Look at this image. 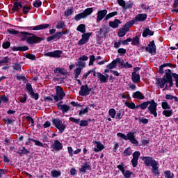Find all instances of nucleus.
Listing matches in <instances>:
<instances>
[{
	"label": "nucleus",
	"mask_w": 178,
	"mask_h": 178,
	"mask_svg": "<svg viewBox=\"0 0 178 178\" xmlns=\"http://www.w3.org/2000/svg\"><path fill=\"white\" fill-rule=\"evenodd\" d=\"M156 86L158 88L168 90L173 86V79L172 78V71L166 70L165 74L162 78L156 79Z\"/></svg>",
	"instance_id": "f257e3e1"
},
{
	"label": "nucleus",
	"mask_w": 178,
	"mask_h": 178,
	"mask_svg": "<svg viewBox=\"0 0 178 178\" xmlns=\"http://www.w3.org/2000/svg\"><path fill=\"white\" fill-rule=\"evenodd\" d=\"M21 34H23L24 38L22 39V41H26L28 44L31 45L33 44H38V42H41V41H44L45 38L37 37L33 34H29L27 32H21Z\"/></svg>",
	"instance_id": "f03ea898"
},
{
	"label": "nucleus",
	"mask_w": 178,
	"mask_h": 178,
	"mask_svg": "<svg viewBox=\"0 0 178 178\" xmlns=\"http://www.w3.org/2000/svg\"><path fill=\"white\" fill-rule=\"evenodd\" d=\"M134 134H136V133L129 132L126 136L124 134L118 133L117 136L118 137H120L121 138H123V140H125L126 141H127V140H129L131 144H134L136 145L138 144V141L136 140V136H134Z\"/></svg>",
	"instance_id": "7ed1b4c3"
},
{
	"label": "nucleus",
	"mask_w": 178,
	"mask_h": 178,
	"mask_svg": "<svg viewBox=\"0 0 178 178\" xmlns=\"http://www.w3.org/2000/svg\"><path fill=\"white\" fill-rule=\"evenodd\" d=\"M92 12H94L92 8H86L83 13L76 15L74 17V20L79 22L81 19H86V17H87V16H90Z\"/></svg>",
	"instance_id": "20e7f679"
},
{
	"label": "nucleus",
	"mask_w": 178,
	"mask_h": 178,
	"mask_svg": "<svg viewBox=\"0 0 178 178\" xmlns=\"http://www.w3.org/2000/svg\"><path fill=\"white\" fill-rule=\"evenodd\" d=\"M53 124L59 130L60 133H63L66 129V124L58 118L53 120Z\"/></svg>",
	"instance_id": "39448f33"
},
{
	"label": "nucleus",
	"mask_w": 178,
	"mask_h": 178,
	"mask_svg": "<svg viewBox=\"0 0 178 178\" xmlns=\"http://www.w3.org/2000/svg\"><path fill=\"white\" fill-rule=\"evenodd\" d=\"M134 24V22L133 21H129V22H127L125 25L120 29V32L118 33V37H124L126 35V33L130 30V28L131 26Z\"/></svg>",
	"instance_id": "423d86ee"
},
{
	"label": "nucleus",
	"mask_w": 178,
	"mask_h": 178,
	"mask_svg": "<svg viewBox=\"0 0 178 178\" xmlns=\"http://www.w3.org/2000/svg\"><path fill=\"white\" fill-rule=\"evenodd\" d=\"M65 94L63 89H62L60 86H57L56 89V95H54L53 97L56 102H58V101H62V99L65 98Z\"/></svg>",
	"instance_id": "0eeeda50"
},
{
	"label": "nucleus",
	"mask_w": 178,
	"mask_h": 178,
	"mask_svg": "<svg viewBox=\"0 0 178 178\" xmlns=\"http://www.w3.org/2000/svg\"><path fill=\"white\" fill-rule=\"evenodd\" d=\"M149 102L147 109L151 115H153L154 118H156L158 116V113H156V106H158V104L155 103V101L154 100H151Z\"/></svg>",
	"instance_id": "6e6552de"
},
{
	"label": "nucleus",
	"mask_w": 178,
	"mask_h": 178,
	"mask_svg": "<svg viewBox=\"0 0 178 178\" xmlns=\"http://www.w3.org/2000/svg\"><path fill=\"white\" fill-rule=\"evenodd\" d=\"M91 91H92V88H89L88 85H83L81 87L79 95L81 97H87V95H90V92H91Z\"/></svg>",
	"instance_id": "1a4fd4ad"
},
{
	"label": "nucleus",
	"mask_w": 178,
	"mask_h": 178,
	"mask_svg": "<svg viewBox=\"0 0 178 178\" xmlns=\"http://www.w3.org/2000/svg\"><path fill=\"white\" fill-rule=\"evenodd\" d=\"M142 159L144 161V163L145 165H146V166H152V168L158 163L156 161H155V159H152V157L143 156L142 157Z\"/></svg>",
	"instance_id": "9d476101"
},
{
	"label": "nucleus",
	"mask_w": 178,
	"mask_h": 178,
	"mask_svg": "<svg viewBox=\"0 0 178 178\" xmlns=\"http://www.w3.org/2000/svg\"><path fill=\"white\" fill-rule=\"evenodd\" d=\"M52 151H60L63 149V145L59 140H56L51 145Z\"/></svg>",
	"instance_id": "9b49d317"
},
{
	"label": "nucleus",
	"mask_w": 178,
	"mask_h": 178,
	"mask_svg": "<svg viewBox=\"0 0 178 178\" xmlns=\"http://www.w3.org/2000/svg\"><path fill=\"white\" fill-rule=\"evenodd\" d=\"M97 36L99 38H104V37H106V34L109 33V27L103 26L98 31Z\"/></svg>",
	"instance_id": "f8f14e48"
},
{
	"label": "nucleus",
	"mask_w": 178,
	"mask_h": 178,
	"mask_svg": "<svg viewBox=\"0 0 178 178\" xmlns=\"http://www.w3.org/2000/svg\"><path fill=\"white\" fill-rule=\"evenodd\" d=\"M140 155H141V153H140L139 151H136L133 154V159H131V162L134 168H136L137 166Z\"/></svg>",
	"instance_id": "ddd939ff"
},
{
	"label": "nucleus",
	"mask_w": 178,
	"mask_h": 178,
	"mask_svg": "<svg viewBox=\"0 0 178 178\" xmlns=\"http://www.w3.org/2000/svg\"><path fill=\"white\" fill-rule=\"evenodd\" d=\"M145 49L149 54H156V46L155 45V42L152 40L149 42L147 47H145Z\"/></svg>",
	"instance_id": "4468645a"
},
{
	"label": "nucleus",
	"mask_w": 178,
	"mask_h": 178,
	"mask_svg": "<svg viewBox=\"0 0 178 178\" xmlns=\"http://www.w3.org/2000/svg\"><path fill=\"white\" fill-rule=\"evenodd\" d=\"M63 102L58 103L56 104L57 108L60 111H62L63 113H67V112H69V111H70V106H69L67 104H63Z\"/></svg>",
	"instance_id": "2eb2a0df"
},
{
	"label": "nucleus",
	"mask_w": 178,
	"mask_h": 178,
	"mask_svg": "<svg viewBox=\"0 0 178 178\" xmlns=\"http://www.w3.org/2000/svg\"><path fill=\"white\" fill-rule=\"evenodd\" d=\"M87 170H91V163L89 162L83 163L81 165V168H79L80 173H86Z\"/></svg>",
	"instance_id": "dca6fc26"
},
{
	"label": "nucleus",
	"mask_w": 178,
	"mask_h": 178,
	"mask_svg": "<svg viewBox=\"0 0 178 178\" xmlns=\"http://www.w3.org/2000/svg\"><path fill=\"white\" fill-rule=\"evenodd\" d=\"M147 14H138L131 22H133L134 24V23H138V22H144L147 19Z\"/></svg>",
	"instance_id": "f3484780"
},
{
	"label": "nucleus",
	"mask_w": 178,
	"mask_h": 178,
	"mask_svg": "<svg viewBox=\"0 0 178 178\" xmlns=\"http://www.w3.org/2000/svg\"><path fill=\"white\" fill-rule=\"evenodd\" d=\"M61 55H62V51L60 50H56L54 51L44 54V56H49L51 58H60Z\"/></svg>",
	"instance_id": "a211bd4d"
},
{
	"label": "nucleus",
	"mask_w": 178,
	"mask_h": 178,
	"mask_svg": "<svg viewBox=\"0 0 178 178\" xmlns=\"http://www.w3.org/2000/svg\"><path fill=\"white\" fill-rule=\"evenodd\" d=\"M118 3L120 5V6H122V8L124 9V10H127V9H130L131 8V4L127 3L124 1V0H118Z\"/></svg>",
	"instance_id": "6ab92c4d"
},
{
	"label": "nucleus",
	"mask_w": 178,
	"mask_h": 178,
	"mask_svg": "<svg viewBox=\"0 0 178 178\" xmlns=\"http://www.w3.org/2000/svg\"><path fill=\"white\" fill-rule=\"evenodd\" d=\"M108 13V10H102L97 12V22H101L105 16H106Z\"/></svg>",
	"instance_id": "aec40b11"
},
{
	"label": "nucleus",
	"mask_w": 178,
	"mask_h": 178,
	"mask_svg": "<svg viewBox=\"0 0 178 178\" xmlns=\"http://www.w3.org/2000/svg\"><path fill=\"white\" fill-rule=\"evenodd\" d=\"M97 76L101 83H106V81H108V79H109V75L106 74L105 76L101 74V72H97Z\"/></svg>",
	"instance_id": "412c9836"
},
{
	"label": "nucleus",
	"mask_w": 178,
	"mask_h": 178,
	"mask_svg": "<svg viewBox=\"0 0 178 178\" xmlns=\"http://www.w3.org/2000/svg\"><path fill=\"white\" fill-rule=\"evenodd\" d=\"M95 144L96 145L94 148L95 152H101V151H102V149L105 148V147H104V145H102L101 142L95 141Z\"/></svg>",
	"instance_id": "4be33fe9"
},
{
	"label": "nucleus",
	"mask_w": 178,
	"mask_h": 178,
	"mask_svg": "<svg viewBox=\"0 0 178 178\" xmlns=\"http://www.w3.org/2000/svg\"><path fill=\"white\" fill-rule=\"evenodd\" d=\"M54 73H58L59 74H62L63 76H66L67 74V72L66 70L62 67H57L54 70Z\"/></svg>",
	"instance_id": "5701e85b"
},
{
	"label": "nucleus",
	"mask_w": 178,
	"mask_h": 178,
	"mask_svg": "<svg viewBox=\"0 0 178 178\" xmlns=\"http://www.w3.org/2000/svg\"><path fill=\"white\" fill-rule=\"evenodd\" d=\"M120 20L119 19H115L113 22H109L110 27H112V29H118L119 27V24H120Z\"/></svg>",
	"instance_id": "b1692460"
},
{
	"label": "nucleus",
	"mask_w": 178,
	"mask_h": 178,
	"mask_svg": "<svg viewBox=\"0 0 178 178\" xmlns=\"http://www.w3.org/2000/svg\"><path fill=\"white\" fill-rule=\"evenodd\" d=\"M48 27H49V24H40V25H38L35 26L33 28V30H44L45 29H48Z\"/></svg>",
	"instance_id": "393cba45"
},
{
	"label": "nucleus",
	"mask_w": 178,
	"mask_h": 178,
	"mask_svg": "<svg viewBox=\"0 0 178 178\" xmlns=\"http://www.w3.org/2000/svg\"><path fill=\"white\" fill-rule=\"evenodd\" d=\"M152 172L154 176L159 175V167L158 166V163L152 167Z\"/></svg>",
	"instance_id": "a878e982"
},
{
	"label": "nucleus",
	"mask_w": 178,
	"mask_h": 178,
	"mask_svg": "<svg viewBox=\"0 0 178 178\" xmlns=\"http://www.w3.org/2000/svg\"><path fill=\"white\" fill-rule=\"evenodd\" d=\"M133 98H136L137 99H144L145 97H144L143 94H141V92L136 91L133 93Z\"/></svg>",
	"instance_id": "bb28decb"
},
{
	"label": "nucleus",
	"mask_w": 178,
	"mask_h": 178,
	"mask_svg": "<svg viewBox=\"0 0 178 178\" xmlns=\"http://www.w3.org/2000/svg\"><path fill=\"white\" fill-rule=\"evenodd\" d=\"M19 8H23V5L20 2H15L14 3L13 10V12H19Z\"/></svg>",
	"instance_id": "cd10ccee"
},
{
	"label": "nucleus",
	"mask_w": 178,
	"mask_h": 178,
	"mask_svg": "<svg viewBox=\"0 0 178 178\" xmlns=\"http://www.w3.org/2000/svg\"><path fill=\"white\" fill-rule=\"evenodd\" d=\"M131 80L134 83H138V81H140V74H136V72H133L131 76Z\"/></svg>",
	"instance_id": "c85d7f7f"
},
{
	"label": "nucleus",
	"mask_w": 178,
	"mask_h": 178,
	"mask_svg": "<svg viewBox=\"0 0 178 178\" xmlns=\"http://www.w3.org/2000/svg\"><path fill=\"white\" fill-rule=\"evenodd\" d=\"M148 35H154V31L149 30V29H146L143 33V37H148Z\"/></svg>",
	"instance_id": "c756f323"
},
{
	"label": "nucleus",
	"mask_w": 178,
	"mask_h": 178,
	"mask_svg": "<svg viewBox=\"0 0 178 178\" xmlns=\"http://www.w3.org/2000/svg\"><path fill=\"white\" fill-rule=\"evenodd\" d=\"M77 31H80V33H82L84 34L86 33V25L83 24H81L76 29Z\"/></svg>",
	"instance_id": "7c9ffc66"
},
{
	"label": "nucleus",
	"mask_w": 178,
	"mask_h": 178,
	"mask_svg": "<svg viewBox=\"0 0 178 178\" xmlns=\"http://www.w3.org/2000/svg\"><path fill=\"white\" fill-rule=\"evenodd\" d=\"M150 102L147 101V102H145L143 103H141L140 104H139V106L140 108V109H142L143 111L147 109V108L148 107V105H149Z\"/></svg>",
	"instance_id": "2f4dec72"
},
{
	"label": "nucleus",
	"mask_w": 178,
	"mask_h": 178,
	"mask_svg": "<svg viewBox=\"0 0 178 178\" xmlns=\"http://www.w3.org/2000/svg\"><path fill=\"white\" fill-rule=\"evenodd\" d=\"M29 141H33L35 143V145H37L38 147H44V145L40 141H38L37 140H34L33 138H29Z\"/></svg>",
	"instance_id": "473e14b6"
},
{
	"label": "nucleus",
	"mask_w": 178,
	"mask_h": 178,
	"mask_svg": "<svg viewBox=\"0 0 178 178\" xmlns=\"http://www.w3.org/2000/svg\"><path fill=\"white\" fill-rule=\"evenodd\" d=\"M124 154L125 156H130L133 154V151L130 147H127V149H124Z\"/></svg>",
	"instance_id": "72a5a7b5"
},
{
	"label": "nucleus",
	"mask_w": 178,
	"mask_h": 178,
	"mask_svg": "<svg viewBox=\"0 0 178 178\" xmlns=\"http://www.w3.org/2000/svg\"><path fill=\"white\" fill-rule=\"evenodd\" d=\"M124 105L129 108V109H136V104L134 102H125Z\"/></svg>",
	"instance_id": "f704fd0d"
},
{
	"label": "nucleus",
	"mask_w": 178,
	"mask_h": 178,
	"mask_svg": "<svg viewBox=\"0 0 178 178\" xmlns=\"http://www.w3.org/2000/svg\"><path fill=\"white\" fill-rule=\"evenodd\" d=\"M51 173L52 177H59V176H60L61 175L60 171H58L56 170H52Z\"/></svg>",
	"instance_id": "c9c22d12"
},
{
	"label": "nucleus",
	"mask_w": 178,
	"mask_h": 178,
	"mask_svg": "<svg viewBox=\"0 0 178 178\" xmlns=\"http://www.w3.org/2000/svg\"><path fill=\"white\" fill-rule=\"evenodd\" d=\"M116 67V61L113 60L110 64L107 65V69H115Z\"/></svg>",
	"instance_id": "e433bc0d"
},
{
	"label": "nucleus",
	"mask_w": 178,
	"mask_h": 178,
	"mask_svg": "<svg viewBox=\"0 0 178 178\" xmlns=\"http://www.w3.org/2000/svg\"><path fill=\"white\" fill-rule=\"evenodd\" d=\"M109 115L113 118L115 119V116H116V110L115 108H111L108 111Z\"/></svg>",
	"instance_id": "4c0bfd02"
},
{
	"label": "nucleus",
	"mask_w": 178,
	"mask_h": 178,
	"mask_svg": "<svg viewBox=\"0 0 178 178\" xmlns=\"http://www.w3.org/2000/svg\"><path fill=\"white\" fill-rule=\"evenodd\" d=\"M90 37H91V33H83L82 35V38L87 42H88V40H90Z\"/></svg>",
	"instance_id": "58836bf2"
},
{
	"label": "nucleus",
	"mask_w": 178,
	"mask_h": 178,
	"mask_svg": "<svg viewBox=\"0 0 178 178\" xmlns=\"http://www.w3.org/2000/svg\"><path fill=\"white\" fill-rule=\"evenodd\" d=\"M116 15H118V12L111 13L105 17L104 20H108V19H111V17H113V16H116Z\"/></svg>",
	"instance_id": "ea45409f"
},
{
	"label": "nucleus",
	"mask_w": 178,
	"mask_h": 178,
	"mask_svg": "<svg viewBox=\"0 0 178 178\" xmlns=\"http://www.w3.org/2000/svg\"><path fill=\"white\" fill-rule=\"evenodd\" d=\"M165 178H173L175 175L172 173L170 171H165Z\"/></svg>",
	"instance_id": "a19ab883"
},
{
	"label": "nucleus",
	"mask_w": 178,
	"mask_h": 178,
	"mask_svg": "<svg viewBox=\"0 0 178 178\" xmlns=\"http://www.w3.org/2000/svg\"><path fill=\"white\" fill-rule=\"evenodd\" d=\"M81 73V68L78 67L74 70V77L75 79H77L79 76H80V74Z\"/></svg>",
	"instance_id": "79ce46f5"
},
{
	"label": "nucleus",
	"mask_w": 178,
	"mask_h": 178,
	"mask_svg": "<svg viewBox=\"0 0 178 178\" xmlns=\"http://www.w3.org/2000/svg\"><path fill=\"white\" fill-rule=\"evenodd\" d=\"M19 155H23V154H30V151L27 150V149H26L25 147H22V149L19 150Z\"/></svg>",
	"instance_id": "37998d69"
},
{
	"label": "nucleus",
	"mask_w": 178,
	"mask_h": 178,
	"mask_svg": "<svg viewBox=\"0 0 178 178\" xmlns=\"http://www.w3.org/2000/svg\"><path fill=\"white\" fill-rule=\"evenodd\" d=\"M76 66H78L79 67H80V69H83V67H86V63L79 60L76 63Z\"/></svg>",
	"instance_id": "c03bdc74"
},
{
	"label": "nucleus",
	"mask_w": 178,
	"mask_h": 178,
	"mask_svg": "<svg viewBox=\"0 0 178 178\" xmlns=\"http://www.w3.org/2000/svg\"><path fill=\"white\" fill-rule=\"evenodd\" d=\"M86 113H88V107H86V108L79 111V115L83 116V115H86Z\"/></svg>",
	"instance_id": "a18cd8bd"
},
{
	"label": "nucleus",
	"mask_w": 178,
	"mask_h": 178,
	"mask_svg": "<svg viewBox=\"0 0 178 178\" xmlns=\"http://www.w3.org/2000/svg\"><path fill=\"white\" fill-rule=\"evenodd\" d=\"M122 174L124 175V177L126 178H130L131 177V175H133V172L129 171V170H124L122 172Z\"/></svg>",
	"instance_id": "49530a36"
},
{
	"label": "nucleus",
	"mask_w": 178,
	"mask_h": 178,
	"mask_svg": "<svg viewBox=\"0 0 178 178\" xmlns=\"http://www.w3.org/2000/svg\"><path fill=\"white\" fill-rule=\"evenodd\" d=\"M90 61H89V66H92L94 65V62L95 61V56L91 55L89 57Z\"/></svg>",
	"instance_id": "de8ad7c7"
},
{
	"label": "nucleus",
	"mask_w": 178,
	"mask_h": 178,
	"mask_svg": "<svg viewBox=\"0 0 178 178\" xmlns=\"http://www.w3.org/2000/svg\"><path fill=\"white\" fill-rule=\"evenodd\" d=\"M26 91H28L29 94H31V92H33V91H34L33 90V87L31 86V83H27L26 85Z\"/></svg>",
	"instance_id": "09e8293b"
},
{
	"label": "nucleus",
	"mask_w": 178,
	"mask_h": 178,
	"mask_svg": "<svg viewBox=\"0 0 178 178\" xmlns=\"http://www.w3.org/2000/svg\"><path fill=\"white\" fill-rule=\"evenodd\" d=\"M56 27V29H63L65 27V22L58 21Z\"/></svg>",
	"instance_id": "8fccbe9b"
},
{
	"label": "nucleus",
	"mask_w": 178,
	"mask_h": 178,
	"mask_svg": "<svg viewBox=\"0 0 178 178\" xmlns=\"http://www.w3.org/2000/svg\"><path fill=\"white\" fill-rule=\"evenodd\" d=\"M55 40H59V38H62V35H63V32H57L54 35Z\"/></svg>",
	"instance_id": "3c124183"
},
{
	"label": "nucleus",
	"mask_w": 178,
	"mask_h": 178,
	"mask_svg": "<svg viewBox=\"0 0 178 178\" xmlns=\"http://www.w3.org/2000/svg\"><path fill=\"white\" fill-rule=\"evenodd\" d=\"M115 60V63H119V65H120V66H124V60H123V59L117 58Z\"/></svg>",
	"instance_id": "603ef678"
},
{
	"label": "nucleus",
	"mask_w": 178,
	"mask_h": 178,
	"mask_svg": "<svg viewBox=\"0 0 178 178\" xmlns=\"http://www.w3.org/2000/svg\"><path fill=\"white\" fill-rule=\"evenodd\" d=\"M13 67L14 70H16L17 72L22 70V65L19 63H15Z\"/></svg>",
	"instance_id": "864d4df0"
},
{
	"label": "nucleus",
	"mask_w": 178,
	"mask_h": 178,
	"mask_svg": "<svg viewBox=\"0 0 178 178\" xmlns=\"http://www.w3.org/2000/svg\"><path fill=\"white\" fill-rule=\"evenodd\" d=\"M29 47L27 46H21L16 47V51H28Z\"/></svg>",
	"instance_id": "5fc2aeb1"
},
{
	"label": "nucleus",
	"mask_w": 178,
	"mask_h": 178,
	"mask_svg": "<svg viewBox=\"0 0 178 178\" xmlns=\"http://www.w3.org/2000/svg\"><path fill=\"white\" fill-rule=\"evenodd\" d=\"M165 98L166 99H175L176 102L178 101V98L177 97L172 96L171 95H166Z\"/></svg>",
	"instance_id": "6e6d98bb"
},
{
	"label": "nucleus",
	"mask_w": 178,
	"mask_h": 178,
	"mask_svg": "<svg viewBox=\"0 0 178 178\" xmlns=\"http://www.w3.org/2000/svg\"><path fill=\"white\" fill-rule=\"evenodd\" d=\"M166 66H169V64H163L159 67V72L160 73V74H163V67H166Z\"/></svg>",
	"instance_id": "4d7b16f0"
},
{
	"label": "nucleus",
	"mask_w": 178,
	"mask_h": 178,
	"mask_svg": "<svg viewBox=\"0 0 178 178\" xmlns=\"http://www.w3.org/2000/svg\"><path fill=\"white\" fill-rule=\"evenodd\" d=\"M9 58L8 57H4L1 60H0V66L2 65V63H9Z\"/></svg>",
	"instance_id": "13d9d810"
},
{
	"label": "nucleus",
	"mask_w": 178,
	"mask_h": 178,
	"mask_svg": "<svg viewBox=\"0 0 178 178\" xmlns=\"http://www.w3.org/2000/svg\"><path fill=\"white\" fill-rule=\"evenodd\" d=\"M131 41H132V43H131L132 45H137L138 42H140V39L138 38V37H136Z\"/></svg>",
	"instance_id": "bf43d9fd"
},
{
	"label": "nucleus",
	"mask_w": 178,
	"mask_h": 178,
	"mask_svg": "<svg viewBox=\"0 0 178 178\" xmlns=\"http://www.w3.org/2000/svg\"><path fill=\"white\" fill-rule=\"evenodd\" d=\"M8 33H9V34H13V35H16L17 34H19V31L15 29H8Z\"/></svg>",
	"instance_id": "052dcab7"
},
{
	"label": "nucleus",
	"mask_w": 178,
	"mask_h": 178,
	"mask_svg": "<svg viewBox=\"0 0 178 178\" xmlns=\"http://www.w3.org/2000/svg\"><path fill=\"white\" fill-rule=\"evenodd\" d=\"M70 120L71 122H73L74 123H76V124H79V123L81 122L80 119H76V118H74L73 117L70 118Z\"/></svg>",
	"instance_id": "680f3d73"
},
{
	"label": "nucleus",
	"mask_w": 178,
	"mask_h": 178,
	"mask_svg": "<svg viewBox=\"0 0 178 178\" xmlns=\"http://www.w3.org/2000/svg\"><path fill=\"white\" fill-rule=\"evenodd\" d=\"M163 115H165L167 118H169V116H172V113L170 111H163Z\"/></svg>",
	"instance_id": "e2e57ef3"
},
{
	"label": "nucleus",
	"mask_w": 178,
	"mask_h": 178,
	"mask_svg": "<svg viewBox=\"0 0 178 178\" xmlns=\"http://www.w3.org/2000/svg\"><path fill=\"white\" fill-rule=\"evenodd\" d=\"M72 13H73V10L68 9L65 12V16H66V17H69V16H70V15H72Z\"/></svg>",
	"instance_id": "0e129e2a"
},
{
	"label": "nucleus",
	"mask_w": 178,
	"mask_h": 178,
	"mask_svg": "<svg viewBox=\"0 0 178 178\" xmlns=\"http://www.w3.org/2000/svg\"><path fill=\"white\" fill-rule=\"evenodd\" d=\"M172 77H173V79H175V80L176 81V83H175L176 87H177V88H178V74L176 73H173Z\"/></svg>",
	"instance_id": "69168bd1"
},
{
	"label": "nucleus",
	"mask_w": 178,
	"mask_h": 178,
	"mask_svg": "<svg viewBox=\"0 0 178 178\" xmlns=\"http://www.w3.org/2000/svg\"><path fill=\"white\" fill-rule=\"evenodd\" d=\"M31 98H34V99H38V93H35L34 91L29 93Z\"/></svg>",
	"instance_id": "338daca9"
},
{
	"label": "nucleus",
	"mask_w": 178,
	"mask_h": 178,
	"mask_svg": "<svg viewBox=\"0 0 178 178\" xmlns=\"http://www.w3.org/2000/svg\"><path fill=\"white\" fill-rule=\"evenodd\" d=\"M9 47H10V42H5L3 43V48H4V49H8V48H9Z\"/></svg>",
	"instance_id": "774afa93"
}]
</instances>
